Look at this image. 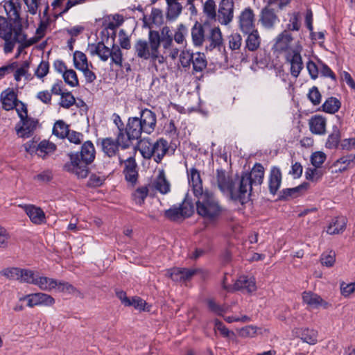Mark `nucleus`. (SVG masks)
<instances>
[{"instance_id":"obj_1","label":"nucleus","mask_w":355,"mask_h":355,"mask_svg":"<svg viewBox=\"0 0 355 355\" xmlns=\"http://www.w3.org/2000/svg\"><path fill=\"white\" fill-rule=\"evenodd\" d=\"M67 156L70 160L63 165V171L74 174L78 178H86L89 173V165L94 161L96 157L93 143L89 140L85 141L80 151L70 152Z\"/></svg>"},{"instance_id":"obj_2","label":"nucleus","mask_w":355,"mask_h":355,"mask_svg":"<svg viewBox=\"0 0 355 355\" xmlns=\"http://www.w3.org/2000/svg\"><path fill=\"white\" fill-rule=\"evenodd\" d=\"M114 123L117 126L119 132L117 136L119 139H123L128 137V125L129 121L131 123H137V136H136V140L141 138V135L143 132L148 135L151 134L154 132L157 125V115L151 110L144 108L140 110L139 116L129 117L126 126L124 124L118 114H114Z\"/></svg>"},{"instance_id":"obj_3","label":"nucleus","mask_w":355,"mask_h":355,"mask_svg":"<svg viewBox=\"0 0 355 355\" xmlns=\"http://www.w3.org/2000/svg\"><path fill=\"white\" fill-rule=\"evenodd\" d=\"M224 210L213 193L201 191V225L204 228L215 226Z\"/></svg>"},{"instance_id":"obj_4","label":"nucleus","mask_w":355,"mask_h":355,"mask_svg":"<svg viewBox=\"0 0 355 355\" xmlns=\"http://www.w3.org/2000/svg\"><path fill=\"white\" fill-rule=\"evenodd\" d=\"M137 123H133L129 121V125H128V134L126 138L119 139V136H116V139H113L112 137L103 139L101 146L104 153L109 157H112L116 155L119 147H121L122 149L128 148L132 144V141L136 140V136H137Z\"/></svg>"},{"instance_id":"obj_5","label":"nucleus","mask_w":355,"mask_h":355,"mask_svg":"<svg viewBox=\"0 0 355 355\" xmlns=\"http://www.w3.org/2000/svg\"><path fill=\"white\" fill-rule=\"evenodd\" d=\"M195 199L187 192L182 203L174 205L164 212V216L171 222L182 221L191 217L195 211Z\"/></svg>"},{"instance_id":"obj_6","label":"nucleus","mask_w":355,"mask_h":355,"mask_svg":"<svg viewBox=\"0 0 355 355\" xmlns=\"http://www.w3.org/2000/svg\"><path fill=\"white\" fill-rule=\"evenodd\" d=\"M251 191L250 181L247 176L241 175L240 178L231 182L225 193L229 195L232 200L244 204L248 200Z\"/></svg>"},{"instance_id":"obj_7","label":"nucleus","mask_w":355,"mask_h":355,"mask_svg":"<svg viewBox=\"0 0 355 355\" xmlns=\"http://www.w3.org/2000/svg\"><path fill=\"white\" fill-rule=\"evenodd\" d=\"M18 1L19 0H10L4 5V8L7 15H9V12H12L14 17H12L11 15H10L9 19L10 21H12V23L15 24L13 26L12 33H14L13 39H15V41L17 40L22 34L23 28L21 18L19 15L21 6Z\"/></svg>"},{"instance_id":"obj_8","label":"nucleus","mask_w":355,"mask_h":355,"mask_svg":"<svg viewBox=\"0 0 355 355\" xmlns=\"http://www.w3.org/2000/svg\"><path fill=\"white\" fill-rule=\"evenodd\" d=\"M17 112L20 118V123H21V125L18 124L15 127L17 133L20 137L28 138L33 135L36 129L38 120L29 117L28 115H24L19 110H17Z\"/></svg>"},{"instance_id":"obj_9","label":"nucleus","mask_w":355,"mask_h":355,"mask_svg":"<svg viewBox=\"0 0 355 355\" xmlns=\"http://www.w3.org/2000/svg\"><path fill=\"white\" fill-rule=\"evenodd\" d=\"M27 301V306L33 308L35 306H51L55 304V299L44 293H35L25 295L19 297V301Z\"/></svg>"},{"instance_id":"obj_10","label":"nucleus","mask_w":355,"mask_h":355,"mask_svg":"<svg viewBox=\"0 0 355 355\" xmlns=\"http://www.w3.org/2000/svg\"><path fill=\"white\" fill-rule=\"evenodd\" d=\"M234 0H221L218 5L216 21L221 25H229L234 19Z\"/></svg>"},{"instance_id":"obj_11","label":"nucleus","mask_w":355,"mask_h":355,"mask_svg":"<svg viewBox=\"0 0 355 355\" xmlns=\"http://www.w3.org/2000/svg\"><path fill=\"white\" fill-rule=\"evenodd\" d=\"M188 181L191 188L187 192H190L192 198L195 199L196 213L200 215V172L194 168L188 172Z\"/></svg>"},{"instance_id":"obj_12","label":"nucleus","mask_w":355,"mask_h":355,"mask_svg":"<svg viewBox=\"0 0 355 355\" xmlns=\"http://www.w3.org/2000/svg\"><path fill=\"white\" fill-rule=\"evenodd\" d=\"M203 14L206 17L203 24H201V44L204 37V33L206 32L207 26L216 22V5L214 0H207L203 5Z\"/></svg>"},{"instance_id":"obj_13","label":"nucleus","mask_w":355,"mask_h":355,"mask_svg":"<svg viewBox=\"0 0 355 355\" xmlns=\"http://www.w3.org/2000/svg\"><path fill=\"white\" fill-rule=\"evenodd\" d=\"M301 49L297 48L289 51L286 54V60L290 64L291 74L297 78L304 68V64L300 54Z\"/></svg>"},{"instance_id":"obj_14","label":"nucleus","mask_w":355,"mask_h":355,"mask_svg":"<svg viewBox=\"0 0 355 355\" xmlns=\"http://www.w3.org/2000/svg\"><path fill=\"white\" fill-rule=\"evenodd\" d=\"M254 14L250 8H245L239 17V26L243 33H249L254 29Z\"/></svg>"},{"instance_id":"obj_15","label":"nucleus","mask_w":355,"mask_h":355,"mask_svg":"<svg viewBox=\"0 0 355 355\" xmlns=\"http://www.w3.org/2000/svg\"><path fill=\"white\" fill-rule=\"evenodd\" d=\"M148 40L152 50L151 61L155 62L157 60L159 64L164 63L166 61V58L161 55L159 51L161 45V37L159 32L150 30Z\"/></svg>"},{"instance_id":"obj_16","label":"nucleus","mask_w":355,"mask_h":355,"mask_svg":"<svg viewBox=\"0 0 355 355\" xmlns=\"http://www.w3.org/2000/svg\"><path fill=\"white\" fill-rule=\"evenodd\" d=\"M207 29L209 33L207 39L209 42V45L207 46V49L212 50L215 48H220L223 44V39L220 28L214 24L207 26L206 31Z\"/></svg>"},{"instance_id":"obj_17","label":"nucleus","mask_w":355,"mask_h":355,"mask_svg":"<svg viewBox=\"0 0 355 355\" xmlns=\"http://www.w3.org/2000/svg\"><path fill=\"white\" fill-rule=\"evenodd\" d=\"M125 162L123 173L127 182L135 184L138 179L137 164L134 157H128L125 161L120 159V163Z\"/></svg>"},{"instance_id":"obj_18","label":"nucleus","mask_w":355,"mask_h":355,"mask_svg":"<svg viewBox=\"0 0 355 355\" xmlns=\"http://www.w3.org/2000/svg\"><path fill=\"white\" fill-rule=\"evenodd\" d=\"M303 302L311 309H319L323 307L327 309L329 303L321 298V297L311 291H304L302 293Z\"/></svg>"},{"instance_id":"obj_19","label":"nucleus","mask_w":355,"mask_h":355,"mask_svg":"<svg viewBox=\"0 0 355 355\" xmlns=\"http://www.w3.org/2000/svg\"><path fill=\"white\" fill-rule=\"evenodd\" d=\"M233 289L252 293L257 290L255 279L253 277L240 276L233 284Z\"/></svg>"},{"instance_id":"obj_20","label":"nucleus","mask_w":355,"mask_h":355,"mask_svg":"<svg viewBox=\"0 0 355 355\" xmlns=\"http://www.w3.org/2000/svg\"><path fill=\"white\" fill-rule=\"evenodd\" d=\"M259 21L265 28L270 29L279 21V19L273 9L265 7L261 12Z\"/></svg>"},{"instance_id":"obj_21","label":"nucleus","mask_w":355,"mask_h":355,"mask_svg":"<svg viewBox=\"0 0 355 355\" xmlns=\"http://www.w3.org/2000/svg\"><path fill=\"white\" fill-rule=\"evenodd\" d=\"M24 209L32 223L37 225L44 223L45 214L40 207L33 205H25Z\"/></svg>"},{"instance_id":"obj_22","label":"nucleus","mask_w":355,"mask_h":355,"mask_svg":"<svg viewBox=\"0 0 355 355\" xmlns=\"http://www.w3.org/2000/svg\"><path fill=\"white\" fill-rule=\"evenodd\" d=\"M243 176H247L250 181V187L260 185L264 178V168L261 164L257 163L250 173H244Z\"/></svg>"},{"instance_id":"obj_23","label":"nucleus","mask_w":355,"mask_h":355,"mask_svg":"<svg viewBox=\"0 0 355 355\" xmlns=\"http://www.w3.org/2000/svg\"><path fill=\"white\" fill-rule=\"evenodd\" d=\"M310 131L315 135H322L326 133L327 120L320 115L312 116L309 122Z\"/></svg>"},{"instance_id":"obj_24","label":"nucleus","mask_w":355,"mask_h":355,"mask_svg":"<svg viewBox=\"0 0 355 355\" xmlns=\"http://www.w3.org/2000/svg\"><path fill=\"white\" fill-rule=\"evenodd\" d=\"M153 157L154 161L159 164L168 151L169 146L168 141L164 138L158 139L153 143Z\"/></svg>"},{"instance_id":"obj_25","label":"nucleus","mask_w":355,"mask_h":355,"mask_svg":"<svg viewBox=\"0 0 355 355\" xmlns=\"http://www.w3.org/2000/svg\"><path fill=\"white\" fill-rule=\"evenodd\" d=\"M3 108L6 110H11L18 105V99L16 93L12 90L8 89L3 91L1 94Z\"/></svg>"},{"instance_id":"obj_26","label":"nucleus","mask_w":355,"mask_h":355,"mask_svg":"<svg viewBox=\"0 0 355 355\" xmlns=\"http://www.w3.org/2000/svg\"><path fill=\"white\" fill-rule=\"evenodd\" d=\"M135 54L139 58L144 60L150 59L152 56V50L150 42L144 40H138L134 45Z\"/></svg>"},{"instance_id":"obj_27","label":"nucleus","mask_w":355,"mask_h":355,"mask_svg":"<svg viewBox=\"0 0 355 355\" xmlns=\"http://www.w3.org/2000/svg\"><path fill=\"white\" fill-rule=\"evenodd\" d=\"M347 218L343 216L334 218L327 227V233L331 235L342 233L346 227Z\"/></svg>"},{"instance_id":"obj_28","label":"nucleus","mask_w":355,"mask_h":355,"mask_svg":"<svg viewBox=\"0 0 355 355\" xmlns=\"http://www.w3.org/2000/svg\"><path fill=\"white\" fill-rule=\"evenodd\" d=\"M282 173L279 168L273 166L269 176V190L275 195L279 189L282 183Z\"/></svg>"},{"instance_id":"obj_29","label":"nucleus","mask_w":355,"mask_h":355,"mask_svg":"<svg viewBox=\"0 0 355 355\" xmlns=\"http://www.w3.org/2000/svg\"><path fill=\"white\" fill-rule=\"evenodd\" d=\"M297 334L304 343L312 345L318 343V332L313 329H301L297 331Z\"/></svg>"},{"instance_id":"obj_30","label":"nucleus","mask_w":355,"mask_h":355,"mask_svg":"<svg viewBox=\"0 0 355 355\" xmlns=\"http://www.w3.org/2000/svg\"><path fill=\"white\" fill-rule=\"evenodd\" d=\"M154 184L155 189L162 194H166L170 191V183L166 180L164 169L159 170V173Z\"/></svg>"},{"instance_id":"obj_31","label":"nucleus","mask_w":355,"mask_h":355,"mask_svg":"<svg viewBox=\"0 0 355 355\" xmlns=\"http://www.w3.org/2000/svg\"><path fill=\"white\" fill-rule=\"evenodd\" d=\"M33 285L37 286L41 290L51 291L56 288V279L46 277L35 276Z\"/></svg>"},{"instance_id":"obj_32","label":"nucleus","mask_w":355,"mask_h":355,"mask_svg":"<svg viewBox=\"0 0 355 355\" xmlns=\"http://www.w3.org/2000/svg\"><path fill=\"white\" fill-rule=\"evenodd\" d=\"M168 5L166 19L168 21H174L181 13L182 6L178 0H166Z\"/></svg>"},{"instance_id":"obj_33","label":"nucleus","mask_w":355,"mask_h":355,"mask_svg":"<svg viewBox=\"0 0 355 355\" xmlns=\"http://www.w3.org/2000/svg\"><path fill=\"white\" fill-rule=\"evenodd\" d=\"M355 155L350 154L341 157L336 160L333 166L336 168L335 172H343L347 169L351 164L354 163Z\"/></svg>"},{"instance_id":"obj_34","label":"nucleus","mask_w":355,"mask_h":355,"mask_svg":"<svg viewBox=\"0 0 355 355\" xmlns=\"http://www.w3.org/2000/svg\"><path fill=\"white\" fill-rule=\"evenodd\" d=\"M230 177L226 174L225 171L223 169H217L216 171V182L218 189L225 193L231 182Z\"/></svg>"},{"instance_id":"obj_35","label":"nucleus","mask_w":355,"mask_h":355,"mask_svg":"<svg viewBox=\"0 0 355 355\" xmlns=\"http://www.w3.org/2000/svg\"><path fill=\"white\" fill-rule=\"evenodd\" d=\"M55 150L56 146L53 143L44 139L37 144V155L45 159L49 154L53 153Z\"/></svg>"},{"instance_id":"obj_36","label":"nucleus","mask_w":355,"mask_h":355,"mask_svg":"<svg viewBox=\"0 0 355 355\" xmlns=\"http://www.w3.org/2000/svg\"><path fill=\"white\" fill-rule=\"evenodd\" d=\"M248 36L245 40L246 48L250 51H256L260 46L261 38L257 30H253L248 33Z\"/></svg>"},{"instance_id":"obj_37","label":"nucleus","mask_w":355,"mask_h":355,"mask_svg":"<svg viewBox=\"0 0 355 355\" xmlns=\"http://www.w3.org/2000/svg\"><path fill=\"white\" fill-rule=\"evenodd\" d=\"M69 127L62 120L57 121L53 128V135L60 139H64L69 135Z\"/></svg>"},{"instance_id":"obj_38","label":"nucleus","mask_w":355,"mask_h":355,"mask_svg":"<svg viewBox=\"0 0 355 355\" xmlns=\"http://www.w3.org/2000/svg\"><path fill=\"white\" fill-rule=\"evenodd\" d=\"M292 40L291 35L287 31H284L276 39V49L279 51L286 50Z\"/></svg>"},{"instance_id":"obj_39","label":"nucleus","mask_w":355,"mask_h":355,"mask_svg":"<svg viewBox=\"0 0 355 355\" xmlns=\"http://www.w3.org/2000/svg\"><path fill=\"white\" fill-rule=\"evenodd\" d=\"M341 103L335 97L328 98L322 105V110L327 113L334 114L338 111Z\"/></svg>"},{"instance_id":"obj_40","label":"nucleus","mask_w":355,"mask_h":355,"mask_svg":"<svg viewBox=\"0 0 355 355\" xmlns=\"http://www.w3.org/2000/svg\"><path fill=\"white\" fill-rule=\"evenodd\" d=\"M139 151L145 159H150L153 156V144L150 139H140L139 141Z\"/></svg>"},{"instance_id":"obj_41","label":"nucleus","mask_w":355,"mask_h":355,"mask_svg":"<svg viewBox=\"0 0 355 355\" xmlns=\"http://www.w3.org/2000/svg\"><path fill=\"white\" fill-rule=\"evenodd\" d=\"M12 15L10 12H9V15L8 16ZM12 21H10L9 17H8V19L6 17L0 15V37H2L4 36V35H12V30H13V25L12 24Z\"/></svg>"},{"instance_id":"obj_42","label":"nucleus","mask_w":355,"mask_h":355,"mask_svg":"<svg viewBox=\"0 0 355 355\" xmlns=\"http://www.w3.org/2000/svg\"><path fill=\"white\" fill-rule=\"evenodd\" d=\"M340 139V132L339 128L334 125L332 132L329 135L325 146L327 148L332 149L338 146Z\"/></svg>"},{"instance_id":"obj_43","label":"nucleus","mask_w":355,"mask_h":355,"mask_svg":"<svg viewBox=\"0 0 355 355\" xmlns=\"http://www.w3.org/2000/svg\"><path fill=\"white\" fill-rule=\"evenodd\" d=\"M73 65L78 70L83 68L85 66H89L86 55L79 51H76L73 53Z\"/></svg>"},{"instance_id":"obj_44","label":"nucleus","mask_w":355,"mask_h":355,"mask_svg":"<svg viewBox=\"0 0 355 355\" xmlns=\"http://www.w3.org/2000/svg\"><path fill=\"white\" fill-rule=\"evenodd\" d=\"M148 194V189L146 186L137 188L132 193L133 200L137 204L141 205L144 203Z\"/></svg>"},{"instance_id":"obj_45","label":"nucleus","mask_w":355,"mask_h":355,"mask_svg":"<svg viewBox=\"0 0 355 355\" xmlns=\"http://www.w3.org/2000/svg\"><path fill=\"white\" fill-rule=\"evenodd\" d=\"M64 82L71 87H77L79 82L76 72L73 69H68L62 76Z\"/></svg>"},{"instance_id":"obj_46","label":"nucleus","mask_w":355,"mask_h":355,"mask_svg":"<svg viewBox=\"0 0 355 355\" xmlns=\"http://www.w3.org/2000/svg\"><path fill=\"white\" fill-rule=\"evenodd\" d=\"M111 61L112 63L115 64L119 67H122L123 62V54L120 47L114 44H112V53H111Z\"/></svg>"},{"instance_id":"obj_47","label":"nucleus","mask_w":355,"mask_h":355,"mask_svg":"<svg viewBox=\"0 0 355 355\" xmlns=\"http://www.w3.org/2000/svg\"><path fill=\"white\" fill-rule=\"evenodd\" d=\"M21 268L17 267L6 268L0 271V275L11 280H19Z\"/></svg>"},{"instance_id":"obj_48","label":"nucleus","mask_w":355,"mask_h":355,"mask_svg":"<svg viewBox=\"0 0 355 355\" xmlns=\"http://www.w3.org/2000/svg\"><path fill=\"white\" fill-rule=\"evenodd\" d=\"M76 103V99L71 92H64L61 96V101L59 103L60 107L69 109Z\"/></svg>"},{"instance_id":"obj_49","label":"nucleus","mask_w":355,"mask_h":355,"mask_svg":"<svg viewBox=\"0 0 355 355\" xmlns=\"http://www.w3.org/2000/svg\"><path fill=\"white\" fill-rule=\"evenodd\" d=\"M336 261V253L333 250L323 252L320 257V261L323 266L331 267Z\"/></svg>"},{"instance_id":"obj_50","label":"nucleus","mask_w":355,"mask_h":355,"mask_svg":"<svg viewBox=\"0 0 355 355\" xmlns=\"http://www.w3.org/2000/svg\"><path fill=\"white\" fill-rule=\"evenodd\" d=\"M35 276V272L31 270L21 269L19 281L20 282L33 284Z\"/></svg>"},{"instance_id":"obj_51","label":"nucleus","mask_w":355,"mask_h":355,"mask_svg":"<svg viewBox=\"0 0 355 355\" xmlns=\"http://www.w3.org/2000/svg\"><path fill=\"white\" fill-rule=\"evenodd\" d=\"M257 327L253 325H248L238 330V334L242 338H253L257 335Z\"/></svg>"},{"instance_id":"obj_52","label":"nucleus","mask_w":355,"mask_h":355,"mask_svg":"<svg viewBox=\"0 0 355 355\" xmlns=\"http://www.w3.org/2000/svg\"><path fill=\"white\" fill-rule=\"evenodd\" d=\"M229 47L231 50H238L242 44V37L239 33H232L228 37Z\"/></svg>"},{"instance_id":"obj_53","label":"nucleus","mask_w":355,"mask_h":355,"mask_svg":"<svg viewBox=\"0 0 355 355\" xmlns=\"http://www.w3.org/2000/svg\"><path fill=\"white\" fill-rule=\"evenodd\" d=\"M105 178L99 176L96 173H92L87 182V186L89 188H96L102 186L104 184Z\"/></svg>"},{"instance_id":"obj_54","label":"nucleus","mask_w":355,"mask_h":355,"mask_svg":"<svg viewBox=\"0 0 355 355\" xmlns=\"http://www.w3.org/2000/svg\"><path fill=\"white\" fill-rule=\"evenodd\" d=\"M214 329L225 338H230L234 336L233 331L229 330L222 322L218 320L214 322Z\"/></svg>"},{"instance_id":"obj_55","label":"nucleus","mask_w":355,"mask_h":355,"mask_svg":"<svg viewBox=\"0 0 355 355\" xmlns=\"http://www.w3.org/2000/svg\"><path fill=\"white\" fill-rule=\"evenodd\" d=\"M205 302L209 308V309L218 315H223L225 313V309L223 307L218 305L216 301L212 298H209L205 300Z\"/></svg>"},{"instance_id":"obj_56","label":"nucleus","mask_w":355,"mask_h":355,"mask_svg":"<svg viewBox=\"0 0 355 355\" xmlns=\"http://www.w3.org/2000/svg\"><path fill=\"white\" fill-rule=\"evenodd\" d=\"M10 235L6 228L0 225V248L8 247Z\"/></svg>"},{"instance_id":"obj_57","label":"nucleus","mask_w":355,"mask_h":355,"mask_svg":"<svg viewBox=\"0 0 355 355\" xmlns=\"http://www.w3.org/2000/svg\"><path fill=\"white\" fill-rule=\"evenodd\" d=\"M308 183H304L302 184L299 185L298 187L284 190V194L285 196L296 197L297 196V193H300L302 191L306 190L308 189Z\"/></svg>"},{"instance_id":"obj_58","label":"nucleus","mask_w":355,"mask_h":355,"mask_svg":"<svg viewBox=\"0 0 355 355\" xmlns=\"http://www.w3.org/2000/svg\"><path fill=\"white\" fill-rule=\"evenodd\" d=\"M308 98L314 105H317L320 103L321 94L318 87L314 86L310 89L309 92L308 94Z\"/></svg>"},{"instance_id":"obj_59","label":"nucleus","mask_w":355,"mask_h":355,"mask_svg":"<svg viewBox=\"0 0 355 355\" xmlns=\"http://www.w3.org/2000/svg\"><path fill=\"white\" fill-rule=\"evenodd\" d=\"M49 70V63L48 61H42L38 65L36 71L35 76L39 78H42L47 75Z\"/></svg>"},{"instance_id":"obj_60","label":"nucleus","mask_w":355,"mask_h":355,"mask_svg":"<svg viewBox=\"0 0 355 355\" xmlns=\"http://www.w3.org/2000/svg\"><path fill=\"white\" fill-rule=\"evenodd\" d=\"M326 155L322 152H315L311 157L312 164L316 168L320 167L325 161Z\"/></svg>"},{"instance_id":"obj_61","label":"nucleus","mask_w":355,"mask_h":355,"mask_svg":"<svg viewBox=\"0 0 355 355\" xmlns=\"http://www.w3.org/2000/svg\"><path fill=\"white\" fill-rule=\"evenodd\" d=\"M305 175L307 180L317 182L321 178L323 173L322 170L318 169L316 168L313 169L309 168L306 171Z\"/></svg>"},{"instance_id":"obj_62","label":"nucleus","mask_w":355,"mask_h":355,"mask_svg":"<svg viewBox=\"0 0 355 355\" xmlns=\"http://www.w3.org/2000/svg\"><path fill=\"white\" fill-rule=\"evenodd\" d=\"M168 277L175 282H182V268L174 267L167 270Z\"/></svg>"},{"instance_id":"obj_63","label":"nucleus","mask_w":355,"mask_h":355,"mask_svg":"<svg viewBox=\"0 0 355 355\" xmlns=\"http://www.w3.org/2000/svg\"><path fill=\"white\" fill-rule=\"evenodd\" d=\"M119 36L121 47L127 50L130 49L131 47L130 40L129 37L126 35L125 31L123 29L119 31Z\"/></svg>"},{"instance_id":"obj_64","label":"nucleus","mask_w":355,"mask_h":355,"mask_svg":"<svg viewBox=\"0 0 355 355\" xmlns=\"http://www.w3.org/2000/svg\"><path fill=\"white\" fill-rule=\"evenodd\" d=\"M340 291L344 297H349L351 294L355 293V282L350 284L342 283L340 284Z\"/></svg>"}]
</instances>
